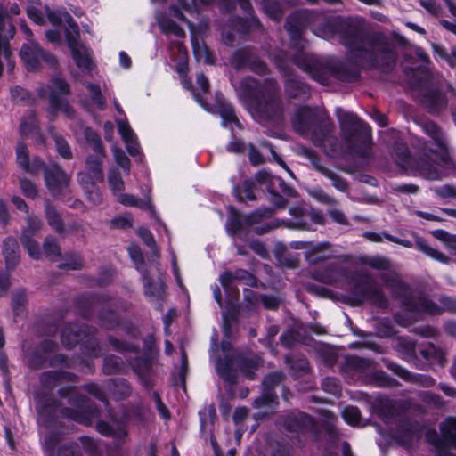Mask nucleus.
I'll return each instance as SVG.
<instances>
[{"mask_svg":"<svg viewBox=\"0 0 456 456\" xmlns=\"http://www.w3.org/2000/svg\"><path fill=\"white\" fill-rule=\"evenodd\" d=\"M313 32L323 39L338 37V42L349 53L344 62L330 64L331 77L345 83L361 79V70H380L388 74L395 67V45L382 31H369L362 17L324 16L313 23Z\"/></svg>","mask_w":456,"mask_h":456,"instance_id":"obj_1","label":"nucleus"},{"mask_svg":"<svg viewBox=\"0 0 456 456\" xmlns=\"http://www.w3.org/2000/svg\"><path fill=\"white\" fill-rule=\"evenodd\" d=\"M255 116L259 121L280 126L285 120V107L280 87L273 78H265L263 83L253 79L241 85Z\"/></svg>","mask_w":456,"mask_h":456,"instance_id":"obj_2","label":"nucleus"},{"mask_svg":"<svg viewBox=\"0 0 456 456\" xmlns=\"http://www.w3.org/2000/svg\"><path fill=\"white\" fill-rule=\"evenodd\" d=\"M341 134L348 148L356 155L363 157L372 141L371 127L356 114L337 110Z\"/></svg>","mask_w":456,"mask_h":456,"instance_id":"obj_3","label":"nucleus"},{"mask_svg":"<svg viewBox=\"0 0 456 456\" xmlns=\"http://www.w3.org/2000/svg\"><path fill=\"white\" fill-rule=\"evenodd\" d=\"M392 154L395 164L404 169L413 172L428 181L442 179V173L436 167V162L431 155L424 152L419 156H413L408 145L403 142H395L392 148Z\"/></svg>","mask_w":456,"mask_h":456,"instance_id":"obj_4","label":"nucleus"},{"mask_svg":"<svg viewBox=\"0 0 456 456\" xmlns=\"http://www.w3.org/2000/svg\"><path fill=\"white\" fill-rule=\"evenodd\" d=\"M347 302L352 306L365 303L381 309L389 305L388 299L373 278L368 273H354L348 280Z\"/></svg>","mask_w":456,"mask_h":456,"instance_id":"obj_5","label":"nucleus"},{"mask_svg":"<svg viewBox=\"0 0 456 456\" xmlns=\"http://www.w3.org/2000/svg\"><path fill=\"white\" fill-rule=\"evenodd\" d=\"M291 123L297 134L305 135L311 133L315 144L322 143L334 128L330 118L320 115L316 110L306 105L297 110Z\"/></svg>","mask_w":456,"mask_h":456,"instance_id":"obj_6","label":"nucleus"},{"mask_svg":"<svg viewBox=\"0 0 456 456\" xmlns=\"http://www.w3.org/2000/svg\"><path fill=\"white\" fill-rule=\"evenodd\" d=\"M159 356V348L153 333L147 334L142 339V351L141 355H136L129 361V365L134 373L138 377L142 387L151 391L155 383L152 379V371L155 362Z\"/></svg>","mask_w":456,"mask_h":456,"instance_id":"obj_7","label":"nucleus"},{"mask_svg":"<svg viewBox=\"0 0 456 456\" xmlns=\"http://www.w3.org/2000/svg\"><path fill=\"white\" fill-rule=\"evenodd\" d=\"M235 363L239 370L248 379H254L255 371L262 365V359L256 354L248 355L246 354H239L234 361L231 357L219 359L216 362V371L218 375L229 384L237 383V372L233 369Z\"/></svg>","mask_w":456,"mask_h":456,"instance_id":"obj_8","label":"nucleus"},{"mask_svg":"<svg viewBox=\"0 0 456 456\" xmlns=\"http://www.w3.org/2000/svg\"><path fill=\"white\" fill-rule=\"evenodd\" d=\"M395 297L402 298L401 306L411 314H427L430 316L443 314V310L427 296L413 297L409 284L403 281H395L391 284Z\"/></svg>","mask_w":456,"mask_h":456,"instance_id":"obj_9","label":"nucleus"},{"mask_svg":"<svg viewBox=\"0 0 456 456\" xmlns=\"http://www.w3.org/2000/svg\"><path fill=\"white\" fill-rule=\"evenodd\" d=\"M59 349V344L53 339H43L37 347L28 355V366L37 370L46 366L73 368L74 362L64 354H55L51 357L48 354L55 353Z\"/></svg>","mask_w":456,"mask_h":456,"instance_id":"obj_10","label":"nucleus"},{"mask_svg":"<svg viewBox=\"0 0 456 456\" xmlns=\"http://www.w3.org/2000/svg\"><path fill=\"white\" fill-rule=\"evenodd\" d=\"M281 426L286 432L293 436H299L312 434L314 441L319 440L320 428L316 419L306 412L292 411L283 415L281 418Z\"/></svg>","mask_w":456,"mask_h":456,"instance_id":"obj_11","label":"nucleus"},{"mask_svg":"<svg viewBox=\"0 0 456 456\" xmlns=\"http://www.w3.org/2000/svg\"><path fill=\"white\" fill-rule=\"evenodd\" d=\"M229 62L237 71L248 69L258 76L270 73L268 65L258 56L254 47L246 45L236 49L230 56Z\"/></svg>","mask_w":456,"mask_h":456,"instance_id":"obj_12","label":"nucleus"},{"mask_svg":"<svg viewBox=\"0 0 456 456\" xmlns=\"http://www.w3.org/2000/svg\"><path fill=\"white\" fill-rule=\"evenodd\" d=\"M49 89V110L48 112L54 115L58 111L63 112L67 117L74 115V109L69 101L61 96H68L71 94L70 86L62 77H54L51 79Z\"/></svg>","mask_w":456,"mask_h":456,"instance_id":"obj_13","label":"nucleus"},{"mask_svg":"<svg viewBox=\"0 0 456 456\" xmlns=\"http://www.w3.org/2000/svg\"><path fill=\"white\" fill-rule=\"evenodd\" d=\"M44 180L49 193L58 200L69 199L70 176L58 164H52L44 169Z\"/></svg>","mask_w":456,"mask_h":456,"instance_id":"obj_14","label":"nucleus"},{"mask_svg":"<svg viewBox=\"0 0 456 456\" xmlns=\"http://www.w3.org/2000/svg\"><path fill=\"white\" fill-rule=\"evenodd\" d=\"M20 57L28 72L38 71L42 61L50 67H55L58 64L57 58L53 53L45 51L38 43L34 41L22 45Z\"/></svg>","mask_w":456,"mask_h":456,"instance_id":"obj_15","label":"nucleus"},{"mask_svg":"<svg viewBox=\"0 0 456 456\" xmlns=\"http://www.w3.org/2000/svg\"><path fill=\"white\" fill-rule=\"evenodd\" d=\"M62 434L53 430L45 435L43 443L44 456H83L79 445L76 442L61 444Z\"/></svg>","mask_w":456,"mask_h":456,"instance_id":"obj_16","label":"nucleus"},{"mask_svg":"<svg viewBox=\"0 0 456 456\" xmlns=\"http://www.w3.org/2000/svg\"><path fill=\"white\" fill-rule=\"evenodd\" d=\"M111 297L106 293L86 292L74 298L77 314L84 320H91L96 306L109 305Z\"/></svg>","mask_w":456,"mask_h":456,"instance_id":"obj_17","label":"nucleus"},{"mask_svg":"<svg viewBox=\"0 0 456 456\" xmlns=\"http://www.w3.org/2000/svg\"><path fill=\"white\" fill-rule=\"evenodd\" d=\"M284 77V93L289 100L305 102L311 97V87L303 79L297 77L289 68L279 66Z\"/></svg>","mask_w":456,"mask_h":456,"instance_id":"obj_18","label":"nucleus"},{"mask_svg":"<svg viewBox=\"0 0 456 456\" xmlns=\"http://www.w3.org/2000/svg\"><path fill=\"white\" fill-rule=\"evenodd\" d=\"M95 429L102 436L111 437L113 439L114 450L108 452L107 456H121L120 450L128 436L126 425L118 421L117 426L114 427L108 421L101 419L96 422Z\"/></svg>","mask_w":456,"mask_h":456,"instance_id":"obj_19","label":"nucleus"},{"mask_svg":"<svg viewBox=\"0 0 456 456\" xmlns=\"http://www.w3.org/2000/svg\"><path fill=\"white\" fill-rule=\"evenodd\" d=\"M97 329L87 324L69 322L65 324L61 331V341L62 346L69 350L75 348L77 345L90 335H96Z\"/></svg>","mask_w":456,"mask_h":456,"instance_id":"obj_20","label":"nucleus"},{"mask_svg":"<svg viewBox=\"0 0 456 456\" xmlns=\"http://www.w3.org/2000/svg\"><path fill=\"white\" fill-rule=\"evenodd\" d=\"M313 21L312 13L303 10L293 12L287 17L284 28L294 48L298 47L297 45L301 41L303 34Z\"/></svg>","mask_w":456,"mask_h":456,"instance_id":"obj_21","label":"nucleus"},{"mask_svg":"<svg viewBox=\"0 0 456 456\" xmlns=\"http://www.w3.org/2000/svg\"><path fill=\"white\" fill-rule=\"evenodd\" d=\"M267 192L270 195L269 201L276 208H283L288 204L287 198L297 196V191L289 186L280 176L273 175L268 184Z\"/></svg>","mask_w":456,"mask_h":456,"instance_id":"obj_22","label":"nucleus"},{"mask_svg":"<svg viewBox=\"0 0 456 456\" xmlns=\"http://www.w3.org/2000/svg\"><path fill=\"white\" fill-rule=\"evenodd\" d=\"M61 403L52 396H45L38 403L37 411L46 428L61 427L58 416V411L61 412Z\"/></svg>","mask_w":456,"mask_h":456,"instance_id":"obj_23","label":"nucleus"},{"mask_svg":"<svg viewBox=\"0 0 456 456\" xmlns=\"http://www.w3.org/2000/svg\"><path fill=\"white\" fill-rule=\"evenodd\" d=\"M101 411L96 403H87L86 407L69 408L62 407L61 409V417L86 427H91L93 420L99 418Z\"/></svg>","mask_w":456,"mask_h":456,"instance_id":"obj_24","label":"nucleus"},{"mask_svg":"<svg viewBox=\"0 0 456 456\" xmlns=\"http://www.w3.org/2000/svg\"><path fill=\"white\" fill-rule=\"evenodd\" d=\"M293 62L303 70L307 72L313 79L322 85H327L331 74L330 73V64L322 63L315 60H308L304 57L296 56Z\"/></svg>","mask_w":456,"mask_h":456,"instance_id":"obj_25","label":"nucleus"},{"mask_svg":"<svg viewBox=\"0 0 456 456\" xmlns=\"http://www.w3.org/2000/svg\"><path fill=\"white\" fill-rule=\"evenodd\" d=\"M67 45L74 62L79 69L91 72L94 69L95 65L92 57V51L89 47L79 43V41L76 42L70 37L68 38Z\"/></svg>","mask_w":456,"mask_h":456,"instance_id":"obj_26","label":"nucleus"},{"mask_svg":"<svg viewBox=\"0 0 456 456\" xmlns=\"http://www.w3.org/2000/svg\"><path fill=\"white\" fill-rule=\"evenodd\" d=\"M142 281L144 295L150 301H157L159 303L158 309L162 310V303L166 297V286L164 281L160 280L159 282H155L149 271L142 274Z\"/></svg>","mask_w":456,"mask_h":456,"instance_id":"obj_27","label":"nucleus"},{"mask_svg":"<svg viewBox=\"0 0 456 456\" xmlns=\"http://www.w3.org/2000/svg\"><path fill=\"white\" fill-rule=\"evenodd\" d=\"M420 103L429 113H438L446 108L448 101L440 89H430L421 94Z\"/></svg>","mask_w":456,"mask_h":456,"instance_id":"obj_28","label":"nucleus"},{"mask_svg":"<svg viewBox=\"0 0 456 456\" xmlns=\"http://www.w3.org/2000/svg\"><path fill=\"white\" fill-rule=\"evenodd\" d=\"M2 252L4 257L6 269L14 270L20 262V246L18 240L12 236L3 241Z\"/></svg>","mask_w":456,"mask_h":456,"instance_id":"obj_29","label":"nucleus"},{"mask_svg":"<svg viewBox=\"0 0 456 456\" xmlns=\"http://www.w3.org/2000/svg\"><path fill=\"white\" fill-rule=\"evenodd\" d=\"M425 133L430 136L435 144L441 151L440 160L446 166L452 164V160L448 153L447 146L442 139L440 127L433 121H429L424 126Z\"/></svg>","mask_w":456,"mask_h":456,"instance_id":"obj_30","label":"nucleus"},{"mask_svg":"<svg viewBox=\"0 0 456 456\" xmlns=\"http://www.w3.org/2000/svg\"><path fill=\"white\" fill-rule=\"evenodd\" d=\"M230 27L240 35H248L252 29L263 28L260 20L256 15L249 16V18L236 15L230 19Z\"/></svg>","mask_w":456,"mask_h":456,"instance_id":"obj_31","label":"nucleus"},{"mask_svg":"<svg viewBox=\"0 0 456 456\" xmlns=\"http://www.w3.org/2000/svg\"><path fill=\"white\" fill-rule=\"evenodd\" d=\"M423 426L418 421L402 420L397 428V439L402 444L411 443L414 436H420Z\"/></svg>","mask_w":456,"mask_h":456,"instance_id":"obj_32","label":"nucleus"},{"mask_svg":"<svg viewBox=\"0 0 456 456\" xmlns=\"http://www.w3.org/2000/svg\"><path fill=\"white\" fill-rule=\"evenodd\" d=\"M284 362L295 379L307 375L311 371L309 361L304 354L286 355Z\"/></svg>","mask_w":456,"mask_h":456,"instance_id":"obj_33","label":"nucleus"},{"mask_svg":"<svg viewBox=\"0 0 456 456\" xmlns=\"http://www.w3.org/2000/svg\"><path fill=\"white\" fill-rule=\"evenodd\" d=\"M192 53L197 61L203 60L208 65H213L216 62L214 52L206 45L204 41L200 42L198 37L192 33L191 37Z\"/></svg>","mask_w":456,"mask_h":456,"instance_id":"obj_34","label":"nucleus"},{"mask_svg":"<svg viewBox=\"0 0 456 456\" xmlns=\"http://www.w3.org/2000/svg\"><path fill=\"white\" fill-rule=\"evenodd\" d=\"M97 318L101 327L106 330H115L121 327V316L112 308H102L98 312Z\"/></svg>","mask_w":456,"mask_h":456,"instance_id":"obj_35","label":"nucleus"},{"mask_svg":"<svg viewBox=\"0 0 456 456\" xmlns=\"http://www.w3.org/2000/svg\"><path fill=\"white\" fill-rule=\"evenodd\" d=\"M104 387L118 400H124L132 394V387L126 379H109L104 381Z\"/></svg>","mask_w":456,"mask_h":456,"instance_id":"obj_36","label":"nucleus"},{"mask_svg":"<svg viewBox=\"0 0 456 456\" xmlns=\"http://www.w3.org/2000/svg\"><path fill=\"white\" fill-rule=\"evenodd\" d=\"M341 274V268L337 264H330L324 269L314 270L311 277L321 283L333 284L337 282Z\"/></svg>","mask_w":456,"mask_h":456,"instance_id":"obj_37","label":"nucleus"},{"mask_svg":"<svg viewBox=\"0 0 456 456\" xmlns=\"http://www.w3.org/2000/svg\"><path fill=\"white\" fill-rule=\"evenodd\" d=\"M256 183L253 178H246L243 180L242 184H233L232 193L240 203L245 202V200L254 201L256 200L255 194Z\"/></svg>","mask_w":456,"mask_h":456,"instance_id":"obj_38","label":"nucleus"},{"mask_svg":"<svg viewBox=\"0 0 456 456\" xmlns=\"http://www.w3.org/2000/svg\"><path fill=\"white\" fill-rule=\"evenodd\" d=\"M414 237H415V248L417 250L422 252L423 254L429 256L430 258H432L439 263L444 264V265H447L452 261L450 256H448L445 254H444L443 252L430 247L424 238L419 236L417 233L414 234Z\"/></svg>","mask_w":456,"mask_h":456,"instance_id":"obj_39","label":"nucleus"},{"mask_svg":"<svg viewBox=\"0 0 456 456\" xmlns=\"http://www.w3.org/2000/svg\"><path fill=\"white\" fill-rule=\"evenodd\" d=\"M45 216L48 225L56 233L61 235L65 232V225L61 215L50 200H46L45 203Z\"/></svg>","mask_w":456,"mask_h":456,"instance_id":"obj_40","label":"nucleus"},{"mask_svg":"<svg viewBox=\"0 0 456 456\" xmlns=\"http://www.w3.org/2000/svg\"><path fill=\"white\" fill-rule=\"evenodd\" d=\"M370 384L377 387L391 388L398 385L396 379L389 376L382 370H375L370 371L368 376Z\"/></svg>","mask_w":456,"mask_h":456,"instance_id":"obj_41","label":"nucleus"},{"mask_svg":"<svg viewBox=\"0 0 456 456\" xmlns=\"http://www.w3.org/2000/svg\"><path fill=\"white\" fill-rule=\"evenodd\" d=\"M263 12L273 21L280 22L284 15L282 6L277 0H256Z\"/></svg>","mask_w":456,"mask_h":456,"instance_id":"obj_42","label":"nucleus"},{"mask_svg":"<svg viewBox=\"0 0 456 456\" xmlns=\"http://www.w3.org/2000/svg\"><path fill=\"white\" fill-rule=\"evenodd\" d=\"M443 442L456 449V418H449L440 424Z\"/></svg>","mask_w":456,"mask_h":456,"instance_id":"obj_43","label":"nucleus"},{"mask_svg":"<svg viewBox=\"0 0 456 456\" xmlns=\"http://www.w3.org/2000/svg\"><path fill=\"white\" fill-rule=\"evenodd\" d=\"M100 155H88L86 159V166L87 172L94 177V181L102 183L104 180V174L102 170V159Z\"/></svg>","mask_w":456,"mask_h":456,"instance_id":"obj_44","label":"nucleus"},{"mask_svg":"<svg viewBox=\"0 0 456 456\" xmlns=\"http://www.w3.org/2000/svg\"><path fill=\"white\" fill-rule=\"evenodd\" d=\"M274 214L273 208L263 207L259 208L247 215L243 216L244 224L252 226L260 224L264 219L271 218Z\"/></svg>","mask_w":456,"mask_h":456,"instance_id":"obj_45","label":"nucleus"},{"mask_svg":"<svg viewBox=\"0 0 456 456\" xmlns=\"http://www.w3.org/2000/svg\"><path fill=\"white\" fill-rule=\"evenodd\" d=\"M419 354L425 360L436 362L441 366L445 362L444 352L433 343H429L427 347L419 349Z\"/></svg>","mask_w":456,"mask_h":456,"instance_id":"obj_46","label":"nucleus"},{"mask_svg":"<svg viewBox=\"0 0 456 456\" xmlns=\"http://www.w3.org/2000/svg\"><path fill=\"white\" fill-rule=\"evenodd\" d=\"M365 236L368 240L373 242H381L382 239L385 238L387 240L403 246L406 248H412L414 247L411 241L400 239L387 232L377 233L373 232H366Z\"/></svg>","mask_w":456,"mask_h":456,"instance_id":"obj_47","label":"nucleus"},{"mask_svg":"<svg viewBox=\"0 0 456 456\" xmlns=\"http://www.w3.org/2000/svg\"><path fill=\"white\" fill-rule=\"evenodd\" d=\"M109 344L118 353H134L139 354L141 352L140 346L137 344L121 340L112 335L107 337Z\"/></svg>","mask_w":456,"mask_h":456,"instance_id":"obj_48","label":"nucleus"},{"mask_svg":"<svg viewBox=\"0 0 456 456\" xmlns=\"http://www.w3.org/2000/svg\"><path fill=\"white\" fill-rule=\"evenodd\" d=\"M80 350L85 356L91 358L99 357L101 348L96 335H90L86 338L80 344Z\"/></svg>","mask_w":456,"mask_h":456,"instance_id":"obj_49","label":"nucleus"},{"mask_svg":"<svg viewBox=\"0 0 456 456\" xmlns=\"http://www.w3.org/2000/svg\"><path fill=\"white\" fill-rule=\"evenodd\" d=\"M243 216L234 208H230V215L226 223V230L229 235L235 236L243 229Z\"/></svg>","mask_w":456,"mask_h":456,"instance_id":"obj_50","label":"nucleus"},{"mask_svg":"<svg viewBox=\"0 0 456 456\" xmlns=\"http://www.w3.org/2000/svg\"><path fill=\"white\" fill-rule=\"evenodd\" d=\"M86 142L91 146L92 150L101 157H106L104 146L100 135L91 127H86L84 131Z\"/></svg>","mask_w":456,"mask_h":456,"instance_id":"obj_51","label":"nucleus"},{"mask_svg":"<svg viewBox=\"0 0 456 456\" xmlns=\"http://www.w3.org/2000/svg\"><path fill=\"white\" fill-rule=\"evenodd\" d=\"M217 112L222 118L223 125L234 124L239 126L240 121L235 114L233 106L231 103L221 102L217 106Z\"/></svg>","mask_w":456,"mask_h":456,"instance_id":"obj_52","label":"nucleus"},{"mask_svg":"<svg viewBox=\"0 0 456 456\" xmlns=\"http://www.w3.org/2000/svg\"><path fill=\"white\" fill-rule=\"evenodd\" d=\"M81 388L86 392L89 395L93 396L99 402L104 403L105 405L109 404V399L108 395L104 391V387L94 382V381H89L87 383H85Z\"/></svg>","mask_w":456,"mask_h":456,"instance_id":"obj_53","label":"nucleus"},{"mask_svg":"<svg viewBox=\"0 0 456 456\" xmlns=\"http://www.w3.org/2000/svg\"><path fill=\"white\" fill-rule=\"evenodd\" d=\"M44 254L52 261L57 260L61 256V247L55 237L48 235L45 238L43 243Z\"/></svg>","mask_w":456,"mask_h":456,"instance_id":"obj_54","label":"nucleus"},{"mask_svg":"<svg viewBox=\"0 0 456 456\" xmlns=\"http://www.w3.org/2000/svg\"><path fill=\"white\" fill-rule=\"evenodd\" d=\"M331 247V244L328 241L325 242H320L316 245H314L312 249L308 252L307 258L310 263L317 264L320 262H323L329 258L331 257V255H322L320 256V253H323L326 250H329Z\"/></svg>","mask_w":456,"mask_h":456,"instance_id":"obj_55","label":"nucleus"},{"mask_svg":"<svg viewBox=\"0 0 456 456\" xmlns=\"http://www.w3.org/2000/svg\"><path fill=\"white\" fill-rule=\"evenodd\" d=\"M20 240L31 258L35 260H39L42 258V251L40 246L38 242L34 240L33 236L21 234Z\"/></svg>","mask_w":456,"mask_h":456,"instance_id":"obj_56","label":"nucleus"},{"mask_svg":"<svg viewBox=\"0 0 456 456\" xmlns=\"http://www.w3.org/2000/svg\"><path fill=\"white\" fill-rule=\"evenodd\" d=\"M19 131L23 137H28L38 131V124L34 112L21 118Z\"/></svg>","mask_w":456,"mask_h":456,"instance_id":"obj_57","label":"nucleus"},{"mask_svg":"<svg viewBox=\"0 0 456 456\" xmlns=\"http://www.w3.org/2000/svg\"><path fill=\"white\" fill-rule=\"evenodd\" d=\"M123 362L116 355L109 354L103 358L102 372L105 375H114L121 372Z\"/></svg>","mask_w":456,"mask_h":456,"instance_id":"obj_58","label":"nucleus"},{"mask_svg":"<svg viewBox=\"0 0 456 456\" xmlns=\"http://www.w3.org/2000/svg\"><path fill=\"white\" fill-rule=\"evenodd\" d=\"M278 404V397L275 390H271L263 387L261 395L255 399L253 405L255 408H263L271 404Z\"/></svg>","mask_w":456,"mask_h":456,"instance_id":"obj_59","label":"nucleus"},{"mask_svg":"<svg viewBox=\"0 0 456 456\" xmlns=\"http://www.w3.org/2000/svg\"><path fill=\"white\" fill-rule=\"evenodd\" d=\"M128 254L135 265V268L138 272H140L141 275L143 274L144 272H148L149 270L145 267V261L142 255V252L140 247L136 244H133L128 248Z\"/></svg>","mask_w":456,"mask_h":456,"instance_id":"obj_60","label":"nucleus"},{"mask_svg":"<svg viewBox=\"0 0 456 456\" xmlns=\"http://www.w3.org/2000/svg\"><path fill=\"white\" fill-rule=\"evenodd\" d=\"M373 362L370 359L360 357L357 355H350L346 358V365L354 370L364 371L369 370Z\"/></svg>","mask_w":456,"mask_h":456,"instance_id":"obj_61","label":"nucleus"},{"mask_svg":"<svg viewBox=\"0 0 456 456\" xmlns=\"http://www.w3.org/2000/svg\"><path fill=\"white\" fill-rule=\"evenodd\" d=\"M28 303L27 295L24 290H18L12 294V310L15 316H19L25 311Z\"/></svg>","mask_w":456,"mask_h":456,"instance_id":"obj_62","label":"nucleus"},{"mask_svg":"<svg viewBox=\"0 0 456 456\" xmlns=\"http://www.w3.org/2000/svg\"><path fill=\"white\" fill-rule=\"evenodd\" d=\"M386 367L389 370H391L395 375L401 378L404 381L413 382L416 379V374L411 372L410 370H408L407 369L395 362H386Z\"/></svg>","mask_w":456,"mask_h":456,"instance_id":"obj_63","label":"nucleus"},{"mask_svg":"<svg viewBox=\"0 0 456 456\" xmlns=\"http://www.w3.org/2000/svg\"><path fill=\"white\" fill-rule=\"evenodd\" d=\"M83 450L88 456H102L98 442L93 437L83 436L79 437Z\"/></svg>","mask_w":456,"mask_h":456,"instance_id":"obj_64","label":"nucleus"}]
</instances>
